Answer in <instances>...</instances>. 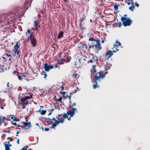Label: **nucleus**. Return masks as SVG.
Here are the masks:
<instances>
[{
    "mask_svg": "<svg viewBox=\"0 0 150 150\" xmlns=\"http://www.w3.org/2000/svg\"><path fill=\"white\" fill-rule=\"evenodd\" d=\"M45 119L47 120H47V121H46V122H51V121H50V120H51L52 119H50V118H45Z\"/></svg>",
    "mask_w": 150,
    "mask_h": 150,
    "instance_id": "4c0bfd02",
    "label": "nucleus"
},
{
    "mask_svg": "<svg viewBox=\"0 0 150 150\" xmlns=\"http://www.w3.org/2000/svg\"><path fill=\"white\" fill-rule=\"evenodd\" d=\"M44 130L45 131H48L49 130V129L48 128H45Z\"/></svg>",
    "mask_w": 150,
    "mask_h": 150,
    "instance_id": "09e8293b",
    "label": "nucleus"
},
{
    "mask_svg": "<svg viewBox=\"0 0 150 150\" xmlns=\"http://www.w3.org/2000/svg\"><path fill=\"white\" fill-rule=\"evenodd\" d=\"M21 123H22L24 125H27V122H22Z\"/></svg>",
    "mask_w": 150,
    "mask_h": 150,
    "instance_id": "a19ab883",
    "label": "nucleus"
},
{
    "mask_svg": "<svg viewBox=\"0 0 150 150\" xmlns=\"http://www.w3.org/2000/svg\"><path fill=\"white\" fill-rule=\"evenodd\" d=\"M63 32L62 31H61L59 33L58 37H57V39H59L63 37Z\"/></svg>",
    "mask_w": 150,
    "mask_h": 150,
    "instance_id": "f3484780",
    "label": "nucleus"
},
{
    "mask_svg": "<svg viewBox=\"0 0 150 150\" xmlns=\"http://www.w3.org/2000/svg\"><path fill=\"white\" fill-rule=\"evenodd\" d=\"M60 93L61 94H62L63 95H64L66 94L67 92L65 91H60Z\"/></svg>",
    "mask_w": 150,
    "mask_h": 150,
    "instance_id": "c9c22d12",
    "label": "nucleus"
},
{
    "mask_svg": "<svg viewBox=\"0 0 150 150\" xmlns=\"http://www.w3.org/2000/svg\"><path fill=\"white\" fill-rule=\"evenodd\" d=\"M134 8V6L132 7V6H130L129 8V9L132 11H133Z\"/></svg>",
    "mask_w": 150,
    "mask_h": 150,
    "instance_id": "72a5a7b5",
    "label": "nucleus"
},
{
    "mask_svg": "<svg viewBox=\"0 0 150 150\" xmlns=\"http://www.w3.org/2000/svg\"><path fill=\"white\" fill-rule=\"evenodd\" d=\"M76 110V108H73L71 110H68L67 113H65L66 114V116H68V115H70V116L69 117L71 118L75 114V111Z\"/></svg>",
    "mask_w": 150,
    "mask_h": 150,
    "instance_id": "6e6552de",
    "label": "nucleus"
},
{
    "mask_svg": "<svg viewBox=\"0 0 150 150\" xmlns=\"http://www.w3.org/2000/svg\"><path fill=\"white\" fill-rule=\"evenodd\" d=\"M113 54L112 52L110 50H109L106 53L105 56L107 57L106 59L109 60L110 58L111 57V56Z\"/></svg>",
    "mask_w": 150,
    "mask_h": 150,
    "instance_id": "9d476101",
    "label": "nucleus"
},
{
    "mask_svg": "<svg viewBox=\"0 0 150 150\" xmlns=\"http://www.w3.org/2000/svg\"><path fill=\"white\" fill-rule=\"evenodd\" d=\"M57 118L58 121L56 120L55 118L53 117L52 119L54 121H55V122L53 123L52 122H50V124L52 125L53 127H56L57 125L59 123H63L64 122V120L65 118H67L69 120H70V118L68 117V116H67L66 114H65V113H64L63 115L62 114L58 115V116H57Z\"/></svg>",
    "mask_w": 150,
    "mask_h": 150,
    "instance_id": "f257e3e1",
    "label": "nucleus"
},
{
    "mask_svg": "<svg viewBox=\"0 0 150 150\" xmlns=\"http://www.w3.org/2000/svg\"><path fill=\"white\" fill-rule=\"evenodd\" d=\"M119 46H117L116 45H114V47L112 48V51L113 52H115L117 51H119Z\"/></svg>",
    "mask_w": 150,
    "mask_h": 150,
    "instance_id": "2eb2a0df",
    "label": "nucleus"
},
{
    "mask_svg": "<svg viewBox=\"0 0 150 150\" xmlns=\"http://www.w3.org/2000/svg\"><path fill=\"white\" fill-rule=\"evenodd\" d=\"M55 67H56V68H57V64H55Z\"/></svg>",
    "mask_w": 150,
    "mask_h": 150,
    "instance_id": "69168bd1",
    "label": "nucleus"
},
{
    "mask_svg": "<svg viewBox=\"0 0 150 150\" xmlns=\"http://www.w3.org/2000/svg\"><path fill=\"white\" fill-rule=\"evenodd\" d=\"M135 5L137 7H138L139 6V5L137 4V2H135Z\"/></svg>",
    "mask_w": 150,
    "mask_h": 150,
    "instance_id": "c03bdc74",
    "label": "nucleus"
},
{
    "mask_svg": "<svg viewBox=\"0 0 150 150\" xmlns=\"http://www.w3.org/2000/svg\"><path fill=\"white\" fill-rule=\"evenodd\" d=\"M53 65H49L47 63H45L44 64L43 68L47 71H48L50 69H53Z\"/></svg>",
    "mask_w": 150,
    "mask_h": 150,
    "instance_id": "1a4fd4ad",
    "label": "nucleus"
},
{
    "mask_svg": "<svg viewBox=\"0 0 150 150\" xmlns=\"http://www.w3.org/2000/svg\"><path fill=\"white\" fill-rule=\"evenodd\" d=\"M121 21L123 25L125 27L130 26L132 21V20L130 19L129 17V18L123 17V16L121 17Z\"/></svg>",
    "mask_w": 150,
    "mask_h": 150,
    "instance_id": "7ed1b4c3",
    "label": "nucleus"
},
{
    "mask_svg": "<svg viewBox=\"0 0 150 150\" xmlns=\"http://www.w3.org/2000/svg\"><path fill=\"white\" fill-rule=\"evenodd\" d=\"M115 45H116L117 46H120L121 45V43L120 42H118L117 40L115 42Z\"/></svg>",
    "mask_w": 150,
    "mask_h": 150,
    "instance_id": "4be33fe9",
    "label": "nucleus"
},
{
    "mask_svg": "<svg viewBox=\"0 0 150 150\" xmlns=\"http://www.w3.org/2000/svg\"><path fill=\"white\" fill-rule=\"evenodd\" d=\"M2 119H3L4 120L6 119V118L4 116L2 117Z\"/></svg>",
    "mask_w": 150,
    "mask_h": 150,
    "instance_id": "338daca9",
    "label": "nucleus"
},
{
    "mask_svg": "<svg viewBox=\"0 0 150 150\" xmlns=\"http://www.w3.org/2000/svg\"><path fill=\"white\" fill-rule=\"evenodd\" d=\"M35 125H36L38 126V127H39V124H38V123H37L35 124Z\"/></svg>",
    "mask_w": 150,
    "mask_h": 150,
    "instance_id": "774afa93",
    "label": "nucleus"
},
{
    "mask_svg": "<svg viewBox=\"0 0 150 150\" xmlns=\"http://www.w3.org/2000/svg\"><path fill=\"white\" fill-rule=\"evenodd\" d=\"M38 17L40 18V17H41V15H40V14L39 13H38Z\"/></svg>",
    "mask_w": 150,
    "mask_h": 150,
    "instance_id": "680f3d73",
    "label": "nucleus"
},
{
    "mask_svg": "<svg viewBox=\"0 0 150 150\" xmlns=\"http://www.w3.org/2000/svg\"><path fill=\"white\" fill-rule=\"evenodd\" d=\"M55 100L56 101L59 102H61V103H62L63 102L62 101V98H60L59 99H56Z\"/></svg>",
    "mask_w": 150,
    "mask_h": 150,
    "instance_id": "412c9836",
    "label": "nucleus"
},
{
    "mask_svg": "<svg viewBox=\"0 0 150 150\" xmlns=\"http://www.w3.org/2000/svg\"><path fill=\"white\" fill-rule=\"evenodd\" d=\"M71 59V57L70 56H67L66 59H64V58H62V60H64V61H65L67 62H69L70 60Z\"/></svg>",
    "mask_w": 150,
    "mask_h": 150,
    "instance_id": "a211bd4d",
    "label": "nucleus"
},
{
    "mask_svg": "<svg viewBox=\"0 0 150 150\" xmlns=\"http://www.w3.org/2000/svg\"><path fill=\"white\" fill-rule=\"evenodd\" d=\"M4 120L3 119H1V117H0V125H1V123H3Z\"/></svg>",
    "mask_w": 150,
    "mask_h": 150,
    "instance_id": "c756f323",
    "label": "nucleus"
},
{
    "mask_svg": "<svg viewBox=\"0 0 150 150\" xmlns=\"http://www.w3.org/2000/svg\"><path fill=\"white\" fill-rule=\"evenodd\" d=\"M82 45V47L85 48L86 50L87 49V46L86 44H83Z\"/></svg>",
    "mask_w": 150,
    "mask_h": 150,
    "instance_id": "e433bc0d",
    "label": "nucleus"
},
{
    "mask_svg": "<svg viewBox=\"0 0 150 150\" xmlns=\"http://www.w3.org/2000/svg\"><path fill=\"white\" fill-rule=\"evenodd\" d=\"M127 14H125L124 15V16H123V17L127 18Z\"/></svg>",
    "mask_w": 150,
    "mask_h": 150,
    "instance_id": "052dcab7",
    "label": "nucleus"
},
{
    "mask_svg": "<svg viewBox=\"0 0 150 150\" xmlns=\"http://www.w3.org/2000/svg\"><path fill=\"white\" fill-rule=\"evenodd\" d=\"M16 117H15V116L13 115H11V118L13 120H14L15 118H16Z\"/></svg>",
    "mask_w": 150,
    "mask_h": 150,
    "instance_id": "58836bf2",
    "label": "nucleus"
},
{
    "mask_svg": "<svg viewBox=\"0 0 150 150\" xmlns=\"http://www.w3.org/2000/svg\"><path fill=\"white\" fill-rule=\"evenodd\" d=\"M31 123L30 122H29L28 123H27V125L28 127V128H30L31 127Z\"/></svg>",
    "mask_w": 150,
    "mask_h": 150,
    "instance_id": "c85d7f7f",
    "label": "nucleus"
},
{
    "mask_svg": "<svg viewBox=\"0 0 150 150\" xmlns=\"http://www.w3.org/2000/svg\"><path fill=\"white\" fill-rule=\"evenodd\" d=\"M125 1L126 3L128 5H130V4H134V3H132V2H131V3H130V1H128L127 0H125Z\"/></svg>",
    "mask_w": 150,
    "mask_h": 150,
    "instance_id": "bb28decb",
    "label": "nucleus"
},
{
    "mask_svg": "<svg viewBox=\"0 0 150 150\" xmlns=\"http://www.w3.org/2000/svg\"><path fill=\"white\" fill-rule=\"evenodd\" d=\"M5 100L2 99L0 102V108L1 109H4V107L6 106V104L4 103Z\"/></svg>",
    "mask_w": 150,
    "mask_h": 150,
    "instance_id": "ddd939ff",
    "label": "nucleus"
},
{
    "mask_svg": "<svg viewBox=\"0 0 150 150\" xmlns=\"http://www.w3.org/2000/svg\"><path fill=\"white\" fill-rule=\"evenodd\" d=\"M64 97H65L66 98H67L69 97V96L67 94L66 95V96H64Z\"/></svg>",
    "mask_w": 150,
    "mask_h": 150,
    "instance_id": "0e129e2a",
    "label": "nucleus"
},
{
    "mask_svg": "<svg viewBox=\"0 0 150 150\" xmlns=\"http://www.w3.org/2000/svg\"><path fill=\"white\" fill-rule=\"evenodd\" d=\"M95 66H94V67L93 68V71H93V73H94V74L95 73H96V69L95 68Z\"/></svg>",
    "mask_w": 150,
    "mask_h": 150,
    "instance_id": "79ce46f5",
    "label": "nucleus"
},
{
    "mask_svg": "<svg viewBox=\"0 0 150 150\" xmlns=\"http://www.w3.org/2000/svg\"><path fill=\"white\" fill-rule=\"evenodd\" d=\"M5 150H10V148L8 146H7V144H4Z\"/></svg>",
    "mask_w": 150,
    "mask_h": 150,
    "instance_id": "5701e85b",
    "label": "nucleus"
},
{
    "mask_svg": "<svg viewBox=\"0 0 150 150\" xmlns=\"http://www.w3.org/2000/svg\"><path fill=\"white\" fill-rule=\"evenodd\" d=\"M16 142L18 144H19V139L18 138L16 140Z\"/></svg>",
    "mask_w": 150,
    "mask_h": 150,
    "instance_id": "49530a36",
    "label": "nucleus"
},
{
    "mask_svg": "<svg viewBox=\"0 0 150 150\" xmlns=\"http://www.w3.org/2000/svg\"><path fill=\"white\" fill-rule=\"evenodd\" d=\"M14 53L17 54H19L20 52L19 50H18V49L19 48V46L18 45V42H16L14 45Z\"/></svg>",
    "mask_w": 150,
    "mask_h": 150,
    "instance_id": "9b49d317",
    "label": "nucleus"
},
{
    "mask_svg": "<svg viewBox=\"0 0 150 150\" xmlns=\"http://www.w3.org/2000/svg\"><path fill=\"white\" fill-rule=\"evenodd\" d=\"M28 146H26L24 147L23 148L21 149L22 150H27V149L28 148Z\"/></svg>",
    "mask_w": 150,
    "mask_h": 150,
    "instance_id": "2f4dec72",
    "label": "nucleus"
},
{
    "mask_svg": "<svg viewBox=\"0 0 150 150\" xmlns=\"http://www.w3.org/2000/svg\"><path fill=\"white\" fill-rule=\"evenodd\" d=\"M76 103H73L72 105V106H74L76 105Z\"/></svg>",
    "mask_w": 150,
    "mask_h": 150,
    "instance_id": "4d7b16f0",
    "label": "nucleus"
},
{
    "mask_svg": "<svg viewBox=\"0 0 150 150\" xmlns=\"http://www.w3.org/2000/svg\"><path fill=\"white\" fill-rule=\"evenodd\" d=\"M5 55L7 56H8V57H11V55L10 54H6Z\"/></svg>",
    "mask_w": 150,
    "mask_h": 150,
    "instance_id": "de8ad7c7",
    "label": "nucleus"
},
{
    "mask_svg": "<svg viewBox=\"0 0 150 150\" xmlns=\"http://www.w3.org/2000/svg\"><path fill=\"white\" fill-rule=\"evenodd\" d=\"M30 40L33 47L35 46L36 45L37 41L36 39L35 38L34 35L31 33L28 38Z\"/></svg>",
    "mask_w": 150,
    "mask_h": 150,
    "instance_id": "0eeeda50",
    "label": "nucleus"
},
{
    "mask_svg": "<svg viewBox=\"0 0 150 150\" xmlns=\"http://www.w3.org/2000/svg\"><path fill=\"white\" fill-rule=\"evenodd\" d=\"M89 41H93L95 42V41L96 40H95L94 38L93 37H91L89 38Z\"/></svg>",
    "mask_w": 150,
    "mask_h": 150,
    "instance_id": "b1692460",
    "label": "nucleus"
},
{
    "mask_svg": "<svg viewBox=\"0 0 150 150\" xmlns=\"http://www.w3.org/2000/svg\"><path fill=\"white\" fill-rule=\"evenodd\" d=\"M63 61H64V60H62H62H58V62L59 64H63Z\"/></svg>",
    "mask_w": 150,
    "mask_h": 150,
    "instance_id": "cd10ccee",
    "label": "nucleus"
},
{
    "mask_svg": "<svg viewBox=\"0 0 150 150\" xmlns=\"http://www.w3.org/2000/svg\"><path fill=\"white\" fill-rule=\"evenodd\" d=\"M33 94L31 93L30 94L29 96H27L25 97L21 98L20 100V102H19L20 105L25 104L28 105V101L27 100V99L32 98Z\"/></svg>",
    "mask_w": 150,
    "mask_h": 150,
    "instance_id": "20e7f679",
    "label": "nucleus"
},
{
    "mask_svg": "<svg viewBox=\"0 0 150 150\" xmlns=\"http://www.w3.org/2000/svg\"><path fill=\"white\" fill-rule=\"evenodd\" d=\"M98 60V59L97 58V57H96L95 58H92V59H90L88 61V63H93L95 62L96 61Z\"/></svg>",
    "mask_w": 150,
    "mask_h": 150,
    "instance_id": "4468645a",
    "label": "nucleus"
},
{
    "mask_svg": "<svg viewBox=\"0 0 150 150\" xmlns=\"http://www.w3.org/2000/svg\"><path fill=\"white\" fill-rule=\"evenodd\" d=\"M92 44L94 43V44L90 46L89 47L90 49L92 48V49H99V50L101 49V47L100 46L101 44L100 43V40H96L95 41V42H92Z\"/></svg>",
    "mask_w": 150,
    "mask_h": 150,
    "instance_id": "39448f33",
    "label": "nucleus"
},
{
    "mask_svg": "<svg viewBox=\"0 0 150 150\" xmlns=\"http://www.w3.org/2000/svg\"><path fill=\"white\" fill-rule=\"evenodd\" d=\"M22 126H21V125H17V127H21L22 128Z\"/></svg>",
    "mask_w": 150,
    "mask_h": 150,
    "instance_id": "603ef678",
    "label": "nucleus"
},
{
    "mask_svg": "<svg viewBox=\"0 0 150 150\" xmlns=\"http://www.w3.org/2000/svg\"><path fill=\"white\" fill-rule=\"evenodd\" d=\"M46 112V110H42L40 112V114L42 115H44L45 114Z\"/></svg>",
    "mask_w": 150,
    "mask_h": 150,
    "instance_id": "393cba45",
    "label": "nucleus"
},
{
    "mask_svg": "<svg viewBox=\"0 0 150 150\" xmlns=\"http://www.w3.org/2000/svg\"><path fill=\"white\" fill-rule=\"evenodd\" d=\"M27 32L28 33H30V30L29 29H28L27 30Z\"/></svg>",
    "mask_w": 150,
    "mask_h": 150,
    "instance_id": "13d9d810",
    "label": "nucleus"
},
{
    "mask_svg": "<svg viewBox=\"0 0 150 150\" xmlns=\"http://www.w3.org/2000/svg\"><path fill=\"white\" fill-rule=\"evenodd\" d=\"M18 78L19 80L21 81L23 80L22 76L20 75L18 73L17 74Z\"/></svg>",
    "mask_w": 150,
    "mask_h": 150,
    "instance_id": "aec40b11",
    "label": "nucleus"
},
{
    "mask_svg": "<svg viewBox=\"0 0 150 150\" xmlns=\"http://www.w3.org/2000/svg\"><path fill=\"white\" fill-rule=\"evenodd\" d=\"M44 78H45L46 77H47V75L45 73L44 74Z\"/></svg>",
    "mask_w": 150,
    "mask_h": 150,
    "instance_id": "5fc2aeb1",
    "label": "nucleus"
},
{
    "mask_svg": "<svg viewBox=\"0 0 150 150\" xmlns=\"http://www.w3.org/2000/svg\"><path fill=\"white\" fill-rule=\"evenodd\" d=\"M53 110V109H51L49 110L48 111L49 112V113L48 114V115H51Z\"/></svg>",
    "mask_w": 150,
    "mask_h": 150,
    "instance_id": "a878e982",
    "label": "nucleus"
},
{
    "mask_svg": "<svg viewBox=\"0 0 150 150\" xmlns=\"http://www.w3.org/2000/svg\"><path fill=\"white\" fill-rule=\"evenodd\" d=\"M34 23L35 26V29L34 30H37L38 29V26L39 24V22L38 20H35L34 21Z\"/></svg>",
    "mask_w": 150,
    "mask_h": 150,
    "instance_id": "dca6fc26",
    "label": "nucleus"
},
{
    "mask_svg": "<svg viewBox=\"0 0 150 150\" xmlns=\"http://www.w3.org/2000/svg\"><path fill=\"white\" fill-rule=\"evenodd\" d=\"M7 144V146H8V147H10V146H12V145L11 144Z\"/></svg>",
    "mask_w": 150,
    "mask_h": 150,
    "instance_id": "864d4df0",
    "label": "nucleus"
},
{
    "mask_svg": "<svg viewBox=\"0 0 150 150\" xmlns=\"http://www.w3.org/2000/svg\"><path fill=\"white\" fill-rule=\"evenodd\" d=\"M11 15L0 16V22L7 21V22H9V20L11 21L13 19V18L11 17Z\"/></svg>",
    "mask_w": 150,
    "mask_h": 150,
    "instance_id": "423d86ee",
    "label": "nucleus"
},
{
    "mask_svg": "<svg viewBox=\"0 0 150 150\" xmlns=\"http://www.w3.org/2000/svg\"><path fill=\"white\" fill-rule=\"evenodd\" d=\"M13 125H15L16 127H17V125H18L17 124V123H16L15 122L13 124Z\"/></svg>",
    "mask_w": 150,
    "mask_h": 150,
    "instance_id": "6e6d98bb",
    "label": "nucleus"
},
{
    "mask_svg": "<svg viewBox=\"0 0 150 150\" xmlns=\"http://www.w3.org/2000/svg\"><path fill=\"white\" fill-rule=\"evenodd\" d=\"M79 75L76 73H74L73 75H72V77L74 79H77L79 78Z\"/></svg>",
    "mask_w": 150,
    "mask_h": 150,
    "instance_id": "6ab92c4d",
    "label": "nucleus"
},
{
    "mask_svg": "<svg viewBox=\"0 0 150 150\" xmlns=\"http://www.w3.org/2000/svg\"><path fill=\"white\" fill-rule=\"evenodd\" d=\"M12 58L11 57H11H9V58L8 59V62H10L11 60L12 61Z\"/></svg>",
    "mask_w": 150,
    "mask_h": 150,
    "instance_id": "37998d69",
    "label": "nucleus"
},
{
    "mask_svg": "<svg viewBox=\"0 0 150 150\" xmlns=\"http://www.w3.org/2000/svg\"><path fill=\"white\" fill-rule=\"evenodd\" d=\"M32 0H28L26 1L24 3V7H27L26 9H28L29 6H30V4L32 2Z\"/></svg>",
    "mask_w": 150,
    "mask_h": 150,
    "instance_id": "f8f14e48",
    "label": "nucleus"
},
{
    "mask_svg": "<svg viewBox=\"0 0 150 150\" xmlns=\"http://www.w3.org/2000/svg\"><path fill=\"white\" fill-rule=\"evenodd\" d=\"M16 73H17V74H18V72L17 71H14V72H13V74H16Z\"/></svg>",
    "mask_w": 150,
    "mask_h": 150,
    "instance_id": "bf43d9fd",
    "label": "nucleus"
},
{
    "mask_svg": "<svg viewBox=\"0 0 150 150\" xmlns=\"http://www.w3.org/2000/svg\"><path fill=\"white\" fill-rule=\"evenodd\" d=\"M21 132V131H18L16 132V136H18V134H19V133L20 132Z\"/></svg>",
    "mask_w": 150,
    "mask_h": 150,
    "instance_id": "a18cd8bd",
    "label": "nucleus"
},
{
    "mask_svg": "<svg viewBox=\"0 0 150 150\" xmlns=\"http://www.w3.org/2000/svg\"><path fill=\"white\" fill-rule=\"evenodd\" d=\"M107 73V72L103 73V72L101 71H100L99 72V73L97 74L96 73V75L95 76L93 77V81L94 83L93 84V86L94 89H95L99 87V86L97 84V81H100V80L104 78L106 74Z\"/></svg>",
    "mask_w": 150,
    "mask_h": 150,
    "instance_id": "f03ea898",
    "label": "nucleus"
},
{
    "mask_svg": "<svg viewBox=\"0 0 150 150\" xmlns=\"http://www.w3.org/2000/svg\"><path fill=\"white\" fill-rule=\"evenodd\" d=\"M106 64L108 66H110L112 64H111L108 61H107L106 62Z\"/></svg>",
    "mask_w": 150,
    "mask_h": 150,
    "instance_id": "7c9ffc66",
    "label": "nucleus"
},
{
    "mask_svg": "<svg viewBox=\"0 0 150 150\" xmlns=\"http://www.w3.org/2000/svg\"><path fill=\"white\" fill-rule=\"evenodd\" d=\"M84 19V18H81L80 19V21H81V22H82L83 21V20Z\"/></svg>",
    "mask_w": 150,
    "mask_h": 150,
    "instance_id": "e2e57ef3",
    "label": "nucleus"
},
{
    "mask_svg": "<svg viewBox=\"0 0 150 150\" xmlns=\"http://www.w3.org/2000/svg\"><path fill=\"white\" fill-rule=\"evenodd\" d=\"M119 5H115L114 6V8L115 10H117L118 9V7Z\"/></svg>",
    "mask_w": 150,
    "mask_h": 150,
    "instance_id": "473e14b6",
    "label": "nucleus"
},
{
    "mask_svg": "<svg viewBox=\"0 0 150 150\" xmlns=\"http://www.w3.org/2000/svg\"><path fill=\"white\" fill-rule=\"evenodd\" d=\"M13 121H19V120L15 118L14 120H13Z\"/></svg>",
    "mask_w": 150,
    "mask_h": 150,
    "instance_id": "3c124183",
    "label": "nucleus"
},
{
    "mask_svg": "<svg viewBox=\"0 0 150 150\" xmlns=\"http://www.w3.org/2000/svg\"><path fill=\"white\" fill-rule=\"evenodd\" d=\"M22 105V106L21 107L23 109H24V108H25V106L26 105H25V104H23V105Z\"/></svg>",
    "mask_w": 150,
    "mask_h": 150,
    "instance_id": "ea45409f",
    "label": "nucleus"
},
{
    "mask_svg": "<svg viewBox=\"0 0 150 150\" xmlns=\"http://www.w3.org/2000/svg\"><path fill=\"white\" fill-rule=\"evenodd\" d=\"M119 26H118V27H120V26L121 25H122V23H121V22H120L119 23Z\"/></svg>",
    "mask_w": 150,
    "mask_h": 150,
    "instance_id": "8fccbe9b",
    "label": "nucleus"
},
{
    "mask_svg": "<svg viewBox=\"0 0 150 150\" xmlns=\"http://www.w3.org/2000/svg\"><path fill=\"white\" fill-rule=\"evenodd\" d=\"M29 129V128H28V127H27L23 126L22 127V129H24L25 130H26L27 129Z\"/></svg>",
    "mask_w": 150,
    "mask_h": 150,
    "instance_id": "f704fd0d",
    "label": "nucleus"
}]
</instances>
